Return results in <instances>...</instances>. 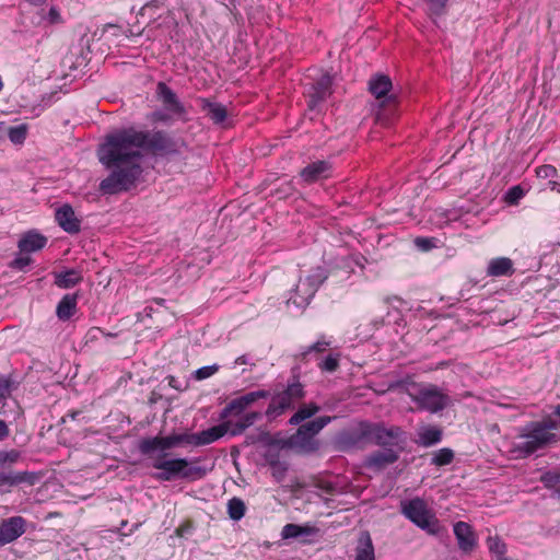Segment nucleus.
<instances>
[{"label":"nucleus","instance_id":"f3484780","mask_svg":"<svg viewBox=\"0 0 560 560\" xmlns=\"http://www.w3.org/2000/svg\"><path fill=\"white\" fill-rule=\"evenodd\" d=\"M316 292L317 291L314 289V285H312L308 281L299 279L295 289L292 291L288 300V303H292L296 307H305L308 305Z\"/></svg>","mask_w":560,"mask_h":560},{"label":"nucleus","instance_id":"c03bdc74","mask_svg":"<svg viewBox=\"0 0 560 560\" xmlns=\"http://www.w3.org/2000/svg\"><path fill=\"white\" fill-rule=\"evenodd\" d=\"M21 458V453L16 450L0 451V465L14 464Z\"/></svg>","mask_w":560,"mask_h":560},{"label":"nucleus","instance_id":"9d476101","mask_svg":"<svg viewBox=\"0 0 560 560\" xmlns=\"http://www.w3.org/2000/svg\"><path fill=\"white\" fill-rule=\"evenodd\" d=\"M269 397L270 393L268 390L258 389L233 398L222 409L220 418L225 419L230 416H241L246 409L254 406L258 400L267 399Z\"/></svg>","mask_w":560,"mask_h":560},{"label":"nucleus","instance_id":"ea45409f","mask_svg":"<svg viewBox=\"0 0 560 560\" xmlns=\"http://www.w3.org/2000/svg\"><path fill=\"white\" fill-rule=\"evenodd\" d=\"M331 345L330 340H326L324 337L319 340H317L312 346L307 347L304 351H302L299 357L301 360H305L306 357L313 352L322 353L326 351V349Z\"/></svg>","mask_w":560,"mask_h":560},{"label":"nucleus","instance_id":"4be33fe9","mask_svg":"<svg viewBox=\"0 0 560 560\" xmlns=\"http://www.w3.org/2000/svg\"><path fill=\"white\" fill-rule=\"evenodd\" d=\"M416 443L422 447H430L441 442L443 431L434 425H423L418 430Z\"/></svg>","mask_w":560,"mask_h":560},{"label":"nucleus","instance_id":"4d7b16f0","mask_svg":"<svg viewBox=\"0 0 560 560\" xmlns=\"http://www.w3.org/2000/svg\"><path fill=\"white\" fill-rule=\"evenodd\" d=\"M235 364L236 365H243V364L254 365V363L250 362L249 357L246 354H243V355H240L238 358H236Z\"/></svg>","mask_w":560,"mask_h":560},{"label":"nucleus","instance_id":"f257e3e1","mask_svg":"<svg viewBox=\"0 0 560 560\" xmlns=\"http://www.w3.org/2000/svg\"><path fill=\"white\" fill-rule=\"evenodd\" d=\"M144 150L155 155H173L178 152V145L164 130L130 127L106 135L96 152L100 163L109 172L101 180L100 191L117 195L135 188L142 177Z\"/></svg>","mask_w":560,"mask_h":560},{"label":"nucleus","instance_id":"864d4df0","mask_svg":"<svg viewBox=\"0 0 560 560\" xmlns=\"http://www.w3.org/2000/svg\"><path fill=\"white\" fill-rule=\"evenodd\" d=\"M47 19H48L49 23H51V24L61 22V15L55 7H51L49 9Z\"/></svg>","mask_w":560,"mask_h":560},{"label":"nucleus","instance_id":"c9c22d12","mask_svg":"<svg viewBox=\"0 0 560 560\" xmlns=\"http://www.w3.org/2000/svg\"><path fill=\"white\" fill-rule=\"evenodd\" d=\"M328 273L327 270L323 267H316L312 269L311 273L307 275L305 278H300L301 280L308 281L312 285H314V289L317 291L320 284L327 279Z\"/></svg>","mask_w":560,"mask_h":560},{"label":"nucleus","instance_id":"9b49d317","mask_svg":"<svg viewBox=\"0 0 560 560\" xmlns=\"http://www.w3.org/2000/svg\"><path fill=\"white\" fill-rule=\"evenodd\" d=\"M15 382L4 375H0V415L16 418L21 415V408L15 399L11 398Z\"/></svg>","mask_w":560,"mask_h":560},{"label":"nucleus","instance_id":"39448f33","mask_svg":"<svg viewBox=\"0 0 560 560\" xmlns=\"http://www.w3.org/2000/svg\"><path fill=\"white\" fill-rule=\"evenodd\" d=\"M556 441V435H546L544 429L530 422L515 438L511 451L516 457L525 458Z\"/></svg>","mask_w":560,"mask_h":560},{"label":"nucleus","instance_id":"ddd939ff","mask_svg":"<svg viewBox=\"0 0 560 560\" xmlns=\"http://www.w3.org/2000/svg\"><path fill=\"white\" fill-rule=\"evenodd\" d=\"M332 94V77L323 74L311 88L308 92L307 107L310 110H317L320 104Z\"/></svg>","mask_w":560,"mask_h":560},{"label":"nucleus","instance_id":"6ab92c4d","mask_svg":"<svg viewBox=\"0 0 560 560\" xmlns=\"http://www.w3.org/2000/svg\"><path fill=\"white\" fill-rule=\"evenodd\" d=\"M262 415L259 411H250L243 415L237 421L228 420L222 422L226 424V433L231 435H240L247 428L252 427L257 420L261 419Z\"/></svg>","mask_w":560,"mask_h":560},{"label":"nucleus","instance_id":"bf43d9fd","mask_svg":"<svg viewBox=\"0 0 560 560\" xmlns=\"http://www.w3.org/2000/svg\"><path fill=\"white\" fill-rule=\"evenodd\" d=\"M154 302L159 305H164L165 304V300L164 299H154Z\"/></svg>","mask_w":560,"mask_h":560},{"label":"nucleus","instance_id":"a19ab883","mask_svg":"<svg viewBox=\"0 0 560 560\" xmlns=\"http://www.w3.org/2000/svg\"><path fill=\"white\" fill-rule=\"evenodd\" d=\"M487 545H488L490 552L495 553L498 556H503L506 551L505 544L498 536L488 537Z\"/></svg>","mask_w":560,"mask_h":560},{"label":"nucleus","instance_id":"20e7f679","mask_svg":"<svg viewBox=\"0 0 560 560\" xmlns=\"http://www.w3.org/2000/svg\"><path fill=\"white\" fill-rule=\"evenodd\" d=\"M165 453L153 458L152 467L160 470L154 475L156 480L170 481L176 477L196 479L205 476L206 471L199 466H190L187 458L164 459Z\"/></svg>","mask_w":560,"mask_h":560},{"label":"nucleus","instance_id":"8fccbe9b","mask_svg":"<svg viewBox=\"0 0 560 560\" xmlns=\"http://www.w3.org/2000/svg\"><path fill=\"white\" fill-rule=\"evenodd\" d=\"M163 2L164 0H152L145 3L140 10V14L145 15L151 9H159L161 5H163Z\"/></svg>","mask_w":560,"mask_h":560},{"label":"nucleus","instance_id":"f8f14e48","mask_svg":"<svg viewBox=\"0 0 560 560\" xmlns=\"http://www.w3.org/2000/svg\"><path fill=\"white\" fill-rule=\"evenodd\" d=\"M27 522L22 516H11L0 523V547L9 545L25 534Z\"/></svg>","mask_w":560,"mask_h":560},{"label":"nucleus","instance_id":"72a5a7b5","mask_svg":"<svg viewBox=\"0 0 560 560\" xmlns=\"http://www.w3.org/2000/svg\"><path fill=\"white\" fill-rule=\"evenodd\" d=\"M267 460L270 466L272 477L278 482L282 481L288 471V464L273 456H270Z\"/></svg>","mask_w":560,"mask_h":560},{"label":"nucleus","instance_id":"e433bc0d","mask_svg":"<svg viewBox=\"0 0 560 560\" xmlns=\"http://www.w3.org/2000/svg\"><path fill=\"white\" fill-rule=\"evenodd\" d=\"M454 452L451 448L444 447L436 451L432 458L431 464L434 466H445L453 462Z\"/></svg>","mask_w":560,"mask_h":560},{"label":"nucleus","instance_id":"f03ea898","mask_svg":"<svg viewBox=\"0 0 560 560\" xmlns=\"http://www.w3.org/2000/svg\"><path fill=\"white\" fill-rule=\"evenodd\" d=\"M365 441H371L376 445L387 448L397 447L398 451H402L406 433L397 425L386 427L383 423L363 421L357 431L345 433L340 436V443L346 447H354Z\"/></svg>","mask_w":560,"mask_h":560},{"label":"nucleus","instance_id":"1a4fd4ad","mask_svg":"<svg viewBox=\"0 0 560 560\" xmlns=\"http://www.w3.org/2000/svg\"><path fill=\"white\" fill-rule=\"evenodd\" d=\"M411 399L419 409L431 413H438L448 407L452 400L436 385L421 386L417 394L411 395Z\"/></svg>","mask_w":560,"mask_h":560},{"label":"nucleus","instance_id":"a211bd4d","mask_svg":"<svg viewBox=\"0 0 560 560\" xmlns=\"http://www.w3.org/2000/svg\"><path fill=\"white\" fill-rule=\"evenodd\" d=\"M399 452L400 451H396L394 448L373 452L368 456L365 464L369 468L382 469L397 462L399 458Z\"/></svg>","mask_w":560,"mask_h":560},{"label":"nucleus","instance_id":"2f4dec72","mask_svg":"<svg viewBox=\"0 0 560 560\" xmlns=\"http://www.w3.org/2000/svg\"><path fill=\"white\" fill-rule=\"evenodd\" d=\"M369 89L376 98H381L392 89V81L387 75H376L370 80Z\"/></svg>","mask_w":560,"mask_h":560},{"label":"nucleus","instance_id":"aec40b11","mask_svg":"<svg viewBox=\"0 0 560 560\" xmlns=\"http://www.w3.org/2000/svg\"><path fill=\"white\" fill-rule=\"evenodd\" d=\"M47 244V237L36 231L26 232L19 241V249L21 253H33L40 250Z\"/></svg>","mask_w":560,"mask_h":560},{"label":"nucleus","instance_id":"7ed1b4c3","mask_svg":"<svg viewBox=\"0 0 560 560\" xmlns=\"http://www.w3.org/2000/svg\"><path fill=\"white\" fill-rule=\"evenodd\" d=\"M336 417L322 416L302 423L296 432L288 439V445L303 454H312L319 450L320 442L316 435Z\"/></svg>","mask_w":560,"mask_h":560},{"label":"nucleus","instance_id":"a18cd8bd","mask_svg":"<svg viewBox=\"0 0 560 560\" xmlns=\"http://www.w3.org/2000/svg\"><path fill=\"white\" fill-rule=\"evenodd\" d=\"M218 365L213 364V365H207V366H202L200 369H198L196 372H195V377L197 380H205V378H208L210 376H212L217 371H218Z\"/></svg>","mask_w":560,"mask_h":560},{"label":"nucleus","instance_id":"37998d69","mask_svg":"<svg viewBox=\"0 0 560 560\" xmlns=\"http://www.w3.org/2000/svg\"><path fill=\"white\" fill-rule=\"evenodd\" d=\"M536 176L538 178L547 179V178H557L558 171L553 165L544 164L536 168Z\"/></svg>","mask_w":560,"mask_h":560},{"label":"nucleus","instance_id":"79ce46f5","mask_svg":"<svg viewBox=\"0 0 560 560\" xmlns=\"http://www.w3.org/2000/svg\"><path fill=\"white\" fill-rule=\"evenodd\" d=\"M524 189L520 185H516L506 191L504 199L509 205H516L524 197Z\"/></svg>","mask_w":560,"mask_h":560},{"label":"nucleus","instance_id":"dca6fc26","mask_svg":"<svg viewBox=\"0 0 560 560\" xmlns=\"http://www.w3.org/2000/svg\"><path fill=\"white\" fill-rule=\"evenodd\" d=\"M453 529L459 549L465 553L471 552L477 545V537L471 526L466 522L459 521L454 524Z\"/></svg>","mask_w":560,"mask_h":560},{"label":"nucleus","instance_id":"4c0bfd02","mask_svg":"<svg viewBox=\"0 0 560 560\" xmlns=\"http://www.w3.org/2000/svg\"><path fill=\"white\" fill-rule=\"evenodd\" d=\"M27 135V126L25 124H21L18 126H13L9 128L8 137L10 141L14 144H22Z\"/></svg>","mask_w":560,"mask_h":560},{"label":"nucleus","instance_id":"5701e85b","mask_svg":"<svg viewBox=\"0 0 560 560\" xmlns=\"http://www.w3.org/2000/svg\"><path fill=\"white\" fill-rule=\"evenodd\" d=\"M170 448L173 447L168 435L143 439L139 443V451L143 455H151L155 451L164 452Z\"/></svg>","mask_w":560,"mask_h":560},{"label":"nucleus","instance_id":"cd10ccee","mask_svg":"<svg viewBox=\"0 0 560 560\" xmlns=\"http://www.w3.org/2000/svg\"><path fill=\"white\" fill-rule=\"evenodd\" d=\"M83 277L81 271L77 269H67L65 271L55 273V284L61 289H70L82 281Z\"/></svg>","mask_w":560,"mask_h":560},{"label":"nucleus","instance_id":"6e6552de","mask_svg":"<svg viewBox=\"0 0 560 560\" xmlns=\"http://www.w3.org/2000/svg\"><path fill=\"white\" fill-rule=\"evenodd\" d=\"M404 515L413 524L429 534H436L439 521L428 509L425 502L420 498H415L402 504Z\"/></svg>","mask_w":560,"mask_h":560},{"label":"nucleus","instance_id":"7c9ffc66","mask_svg":"<svg viewBox=\"0 0 560 560\" xmlns=\"http://www.w3.org/2000/svg\"><path fill=\"white\" fill-rule=\"evenodd\" d=\"M320 410V407L315 402H308L300 406V408L289 419V424L298 425L303 421L311 419Z\"/></svg>","mask_w":560,"mask_h":560},{"label":"nucleus","instance_id":"473e14b6","mask_svg":"<svg viewBox=\"0 0 560 560\" xmlns=\"http://www.w3.org/2000/svg\"><path fill=\"white\" fill-rule=\"evenodd\" d=\"M246 511L245 503L240 498H232L228 502V514L231 520L233 521H240L242 517H244Z\"/></svg>","mask_w":560,"mask_h":560},{"label":"nucleus","instance_id":"393cba45","mask_svg":"<svg viewBox=\"0 0 560 560\" xmlns=\"http://www.w3.org/2000/svg\"><path fill=\"white\" fill-rule=\"evenodd\" d=\"M514 271L513 262L508 257L491 259L488 264L487 273L491 277L510 276Z\"/></svg>","mask_w":560,"mask_h":560},{"label":"nucleus","instance_id":"6e6d98bb","mask_svg":"<svg viewBox=\"0 0 560 560\" xmlns=\"http://www.w3.org/2000/svg\"><path fill=\"white\" fill-rule=\"evenodd\" d=\"M10 434L9 428L3 420H0V440L8 438Z\"/></svg>","mask_w":560,"mask_h":560},{"label":"nucleus","instance_id":"58836bf2","mask_svg":"<svg viewBox=\"0 0 560 560\" xmlns=\"http://www.w3.org/2000/svg\"><path fill=\"white\" fill-rule=\"evenodd\" d=\"M340 354H329L318 363V368L322 372L334 373L339 368Z\"/></svg>","mask_w":560,"mask_h":560},{"label":"nucleus","instance_id":"412c9836","mask_svg":"<svg viewBox=\"0 0 560 560\" xmlns=\"http://www.w3.org/2000/svg\"><path fill=\"white\" fill-rule=\"evenodd\" d=\"M331 165L327 161H316L306 165L300 173L302 179L306 183H313L327 177Z\"/></svg>","mask_w":560,"mask_h":560},{"label":"nucleus","instance_id":"603ef678","mask_svg":"<svg viewBox=\"0 0 560 560\" xmlns=\"http://www.w3.org/2000/svg\"><path fill=\"white\" fill-rule=\"evenodd\" d=\"M415 244L423 250H428L433 246L432 238L428 237H417Z\"/></svg>","mask_w":560,"mask_h":560},{"label":"nucleus","instance_id":"de8ad7c7","mask_svg":"<svg viewBox=\"0 0 560 560\" xmlns=\"http://www.w3.org/2000/svg\"><path fill=\"white\" fill-rule=\"evenodd\" d=\"M429 10L432 14L439 15L443 12L447 0H427Z\"/></svg>","mask_w":560,"mask_h":560},{"label":"nucleus","instance_id":"c756f323","mask_svg":"<svg viewBox=\"0 0 560 560\" xmlns=\"http://www.w3.org/2000/svg\"><path fill=\"white\" fill-rule=\"evenodd\" d=\"M226 433V424H218L207 430L198 432V446L211 444L221 439Z\"/></svg>","mask_w":560,"mask_h":560},{"label":"nucleus","instance_id":"423d86ee","mask_svg":"<svg viewBox=\"0 0 560 560\" xmlns=\"http://www.w3.org/2000/svg\"><path fill=\"white\" fill-rule=\"evenodd\" d=\"M304 385L296 378L288 383L287 387L275 394L265 412L269 421L276 420L288 410L294 409L295 405L305 397Z\"/></svg>","mask_w":560,"mask_h":560},{"label":"nucleus","instance_id":"0eeeda50","mask_svg":"<svg viewBox=\"0 0 560 560\" xmlns=\"http://www.w3.org/2000/svg\"><path fill=\"white\" fill-rule=\"evenodd\" d=\"M156 98L163 108L153 112L150 116L153 122H168L172 118H182L186 115V108L176 93L164 82L156 84Z\"/></svg>","mask_w":560,"mask_h":560},{"label":"nucleus","instance_id":"4468645a","mask_svg":"<svg viewBox=\"0 0 560 560\" xmlns=\"http://www.w3.org/2000/svg\"><path fill=\"white\" fill-rule=\"evenodd\" d=\"M40 476L34 471H5L0 470V488L8 487V492L11 488L20 485L34 486Z\"/></svg>","mask_w":560,"mask_h":560},{"label":"nucleus","instance_id":"f704fd0d","mask_svg":"<svg viewBox=\"0 0 560 560\" xmlns=\"http://www.w3.org/2000/svg\"><path fill=\"white\" fill-rule=\"evenodd\" d=\"M544 486L560 497V474L555 471L545 472L541 478Z\"/></svg>","mask_w":560,"mask_h":560},{"label":"nucleus","instance_id":"bb28decb","mask_svg":"<svg viewBox=\"0 0 560 560\" xmlns=\"http://www.w3.org/2000/svg\"><path fill=\"white\" fill-rule=\"evenodd\" d=\"M354 560H375L374 546L368 532L361 533L359 537Z\"/></svg>","mask_w":560,"mask_h":560},{"label":"nucleus","instance_id":"5fc2aeb1","mask_svg":"<svg viewBox=\"0 0 560 560\" xmlns=\"http://www.w3.org/2000/svg\"><path fill=\"white\" fill-rule=\"evenodd\" d=\"M172 447H176L182 444V433H174L168 435Z\"/></svg>","mask_w":560,"mask_h":560},{"label":"nucleus","instance_id":"c85d7f7f","mask_svg":"<svg viewBox=\"0 0 560 560\" xmlns=\"http://www.w3.org/2000/svg\"><path fill=\"white\" fill-rule=\"evenodd\" d=\"M201 107L214 124H222L228 116L226 107L220 103L201 98Z\"/></svg>","mask_w":560,"mask_h":560},{"label":"nucleus","instance_id":"13d9d810","mask_svg":"<svg viewBox=\"0 0 560 560\" xmlns=\"http://www.w3.org/2000/svg\"><path fill=\"white\" fill-rule=\"evenodd\" d=\"M548 187L551 190H555L560 194V180H557L556 178H550L548 182Z\"/></svg>","mask_w":560,"mask_h":560},{"label":"nucleus","instance_id":"3c124183","mask_svg":"<svg viewBox=\"0 0 560 560\" xmlns=\"http://www.w3.org/2000/svg\"><path fill=\"white\" fill-rule=\"evenodd\" d=\"M31 264V258L27 256H21L13 260L12 266L23 270L25 267H27Z\"/></svg>","mask_w":560,"mask_h":560},{"label":"nucleus","instance_id":"49530a36","mask_svg":"<svg viewBox=\"0 0 560 560\" xmlns=\"http://www.w3.org/2000/svg\"><path fill=\"white\" fill-rule=\"evenodd\" d=\"M538 429H544L546 435H556L552 430L558 428V423L555 420L533 421Z\"/></svg>","mask_w":560,"mask_h":560},{"label":"nucleus","instance_id":"a878e982","mask_svg":"<svg viewBox=\"0 0 560 560\" xmlns=\"http://www.w3.org/2000/svg\"><path fill=\"white\" fill-rule=\"evenodd\" d=\"M78 303L77 294H66L58 303L56 315L60 320H68L75 313Z\"/></svg>","mask_w":560,"mask_h":560},{"label":"nucleus","instance_id":"2eb2a0df","mask_svg":"<svg viewBox=\"0 0 560 560\" xmlns=\"http://www.w3.org/2000/svg\"><path fill=\"white\" fill-rule=\"evenodd\" d=\"M55 219L58 225L69 234H77L81 230V221L77 218L73 208L65 203L56 210Z\"/></svg>","mask_w":560,"mask_h":560},{"label":"nucleus","instance_id":"b1692460","mask_svg":"<svg viewBox=\"0 0 560 560\" xmlns=\"http://www.w3.org/2000/svg\"><path fill=\"white\" fill-rule=\"evenodd\" d=\"M318 533V529L310 525H298L287 524L282 527L281 538L282 539H295L300 537L314 536Z\"/></svg>","mask_w":560,"mask_h":560},{"label":"nucleus","instance_id":"09e8293b","mask_svg":"<svg viewBox=\"0 0 560 560\" xmlns=\"http://www.w3.org/2000/svg\"><path fill=\"white\" fill-rule=\"evenodd\" d=\"M182 444L198 446V433H182Z\"/></svg>","mask_w":560,"mask_h":560}]
</instances>
